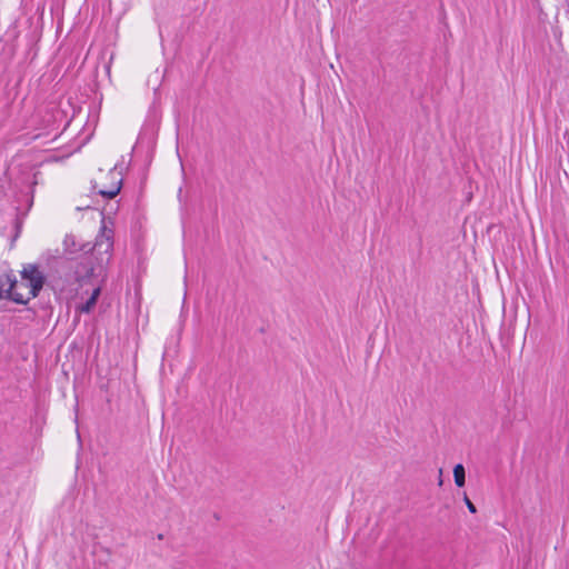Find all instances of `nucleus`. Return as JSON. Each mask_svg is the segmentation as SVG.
<instances>
[{
  "label": "nucleus",
  "mask_w": 569,
  "mask_h": 569,
  "mask_svg": "<svg viewBox=\"0 0 569 569\" xmlns=\"http://www.w3.org/2000/svg\"><path fill=\"white\" fill-rule=\"evenodd\" d=\"M93 253L94 252L81 253L80 257L76 259H64L63 257L48 258L47 264L50 267L48 277L61 279L62 276L59 273L58 269H64L68 264V268L72 269V273L66 274V282H70L71 279L79 283L88 281L94 274L96 270V258Z\"/></svg>",
  "instance_id": "1"
},
{
  "label": "nucleus",
  "mask_w": 569,
  "mask_h": 569,
  "mask_svg": "<svg viewBox=\"0 0 569 569\" xmlns=\"http://www.w3.org/2000/svg\"><path fill=\"white\" fill-rule=\"evenodd\" d=\"M453 479L457 487L461 488L466 483V470L461 463L453 467Z\"/></svg>",
  "instance_id": "6"
},
{
  "label": "nucleus",
  "mask_w": 569,
  "mask_h": 569,
  "mask_svg": "<svg viewBox=\"0 0 569 569\" xmlns=\"http://www.w3.org/2000/svg\"><path fill=\"white\" fill-rule=\"evenodd\" d=\"M3 297V290L2 288L0 287V299Z\"/></svg>",
  "instance_id": "11"
},
{
  "label": "nucleus",
  "mask_w": 569,
  "mask_h": 569,
  "mask_svg": "<svg viewBox=\"0 0 569 569\" xmlns=\"http://www.w3.org/2000/svg\"><path fill=\"white\" fill-rule=\"evenodd\" d=\"M120 173H117L116 170H110L109 176L112 179V187L110 189H101L98 191L100 196L107 199H113L116 196L119 194L121 188H122V178H118Z\"/></svg>",
  "instance_id": "5"
},
{
  "label": "nucleus",
  "mask_w": 569,
  "mask_h": 569,
  "mask_svg": "<svg viewBox=\"0 0 569 569\" xmlns=\"http://www.w3.org/2000/svg\"><path fill=\"white\" fill-rule=\"evenodd\" d=\"M157 538H158L159 540H162V539H163V535H162V533H158Z\"/></svg>",
  "instance_id": "10"
},
{
  "label": "nucleus",
  "mask_w": 569,
  "mask_h": 569,
  "mask_svg": "<svg viewBox=\"0 0 569 569\" xmlns=\"http://www.w3.org/2000/svg\"><path fill=\"white\" fill-rule=\"evenodd\" d=\"M99 295H100V288H96L93 291H92V295L90 297H94L96 298V301L98 300L99 298Z\"/></svg>",
  "instance_id": "9"
},
{
  "label": "nucleus",
  "mask_w": 569,
  "mask_h": 569,
  "mask_svg": "<svg viewBox=\"0 0 569 569\" xmlns=\"http://www.w3.org/2000/svg\"><path fill=\"white\" fill-rule=\"evenodd\" d=\"M6 277L9 283V288L6 291H3L4 297L18 305H27L30 298L24 299L21 293L14 290L18 283L16 276L12 272H9Z\"/></svg>",
  "instance_id": "4"
},
{
  "label": "nucleus",
  "mask_w": 569,
  "mask_h": 569,
  "mask_svg": "<svg viewBox=\"0 0 569 569\" xmlns=\"http://www.w3.org/2000/svg\"><path fill=\"white\" fill-rule=\"evenodd\" d=\"M112 230H107L106 227L102 228V233L97 237L94 244H90V242L79 243L73 234H67L63 240V250L64 253L74 254L78 252L90 253H109L112 250Z\"/></svg>",
  "instance_id": "2"
},
{
  "label": "nucleus",
  "mask_w": 569,
  "mask_h": 569,
  "mask_svg": "<svg viewBox=\"0 0 569 569\" xmlns=\"http://www.w3.org/2000/svg\"><path fill=\"white\" fill-rule=\"evenodd\" d=\"M463 501L468 508V510L471 512V513H476L477 512V508L476 506L471 502V500L469 499V497L467 496V493L463 495Z\"/></svg>",
  "instance_id": "8"
},
{
  "label": "nucleus",
  "mask_w": 569,
  "mask_h": 569,
  "mask_svg": "<svg viewBox=\"0 0 569 569\" xmlns=\"http://www.w3.org/2000/svg\"><path fill=\"white\" fill-rule=\"evenodd\" d=\"M22 280L28 281L30 288V299L37 298L42 290L47 276L39 269L36 263H27L20 271Z\"/></svg>",
  "instance_id": "3"
},
{
  "label": "nucleus",
  "mask_w": 569,
  "mask_h": 569,
  "mask_svg": "<svg viewBox=\"0 0 569 569\" xmlns=\"http://www.w3.org/2000/svg\"><path fill=\"white\" fill-rule=\"evenodd\" d=\"M96 303H97V302H96V298H94V297H90V298L86 301V303H83V305L80 307V311H81V312H86V313H88V312H90V311H91V309L96 306Z\"/></svg>",
  "instance_id": "7"
}]
</instances>
